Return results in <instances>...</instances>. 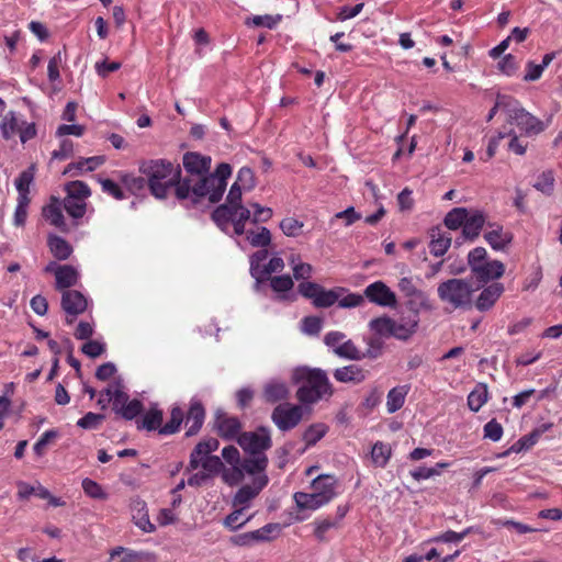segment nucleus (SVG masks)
Masks as SVG:
<instances>
[{
    "instance_id": "2f4dec72",
    "label": "nucleus",
    "mask_w": 562,
    "mask_h": 562,
    "mask_svg": "<svg viewBox=\"0 0 562 562\" xmlns=\"http://www.w3.org/2000/svg\"><path fill=\"white\" fill-rule=\"evenodd\" d=\"M147 554L144 552L134 551L124 547H116L110 551V559L108 562H144Z\"/></svg>"
},
{
    "instance_id": "c85d7f7f",
    "label": "nucleus",
    "mask_w": 562,
    "mask_h": 562,
    "mask_svg": "<svg viewBox=\"0 0 562 562\" xmlns=\"http://www.w3.org/2000/svg\"><path fill=\"white\" fill-rule=\"evenodd\" d=\"M112 395V409L119 414L121 409L130 402L128 394L124 391L121 380H115L106 386V393Z\"/></svg>"
},
{
    "instance_id": "4468645a",
    "label": "nucleus",
    "mask_w": 562,
    "mask_h": 562,
    "mask_svg": "<svg viewBox=\"0 0 562 562\" xmlns=\"http://www.w3.org/2000/svg\"><path fill=\"white\" fill-rule=\"evenodd\" d=\"M473 278L482 286L491 281L499 279L505 273V266L499 260H487L480 266L473 267L471 271Z\"/></svg>"
},
{
    "instance_id": "3c124183",
    "label": "nucleus",
    "mask_w": 562,
    "mask_h": 562,
    "mask_svg": "<svg viewBox=\"0 0 562 562\" xmlns=\"http://www.w3.org/2000/svg\"><path fill=\"white\" fill-rule=\"evenodd\" d=\"M246 191H250L256 187L255 173L249 167H241L238 170L237 179L234 182Z\"/></svg>"
},
{
    "instance_id": "49530a36",
    "label": "nucleus",
    "mask_w": 562,
    "mask_h": 562,
    "mask_svg": "<svg viewBox=\"0 0 562 562\" xmlns=\"http://www.w3.org/2000/svg\"><path fill=\"white\" fill-rule=\"evenodd\" d=\"M19 120L13 111H10L2 120L0 130L4 139H10L20 130Z\"/></svg>"
},
{
    "instance_id": "9b49d317",
    "label": "nucleus",
    "mask_w": 562,
    "mask_h": 562,
    "mask_svg": "<svg viewBox=\"0 0 562 562\" xmlns=\"http://www.w3.org/2000/svg\"><path fill=\"white\" fill-rule=\"evenodd\" d=\"M88 306L87 297L77 290H65L61 293V308L67 314L66 322L71 324L75 317L82 314Z\"/></svg>"
},
{
    "instance_id": "9d476101",
    "label": "nucleus",
    "mask_w": 562,
    "mask_h": 562,
    "mask_svg": "<svg viewBox=\"0 0 562 562\" xmlns=\"http://www.w3.org/2000/svg\"><path fill=\"white\" fill-rule=\"evenodd\" d=\"M363 295L371 302L383 307H395L397 304L395 293L383 282L374 281L369 284Z\"/></svg>"
},
{
    "instance_id": "69168bd1",
    "label": "nucleus",
    "mask_w": 562,
    "mask_h": 562,
    "mask_svg": "<svg viewBox=\"0 0 562 562\" xmlns=\"http://www.w3.org/2000/svg\"><path fill=\"white\" fill-rule=\"evenodd\" d=\"M99 182H100L102 191L104 193L111 195L115 200H123V199H125L124 191L113 180H111V179H99Z\"/></svg>"
},
{
    "instance_id": "7c9ffc66",
    "label": "nucleus",
    "mask_w": 562,
    "mask_h": 562,
    "mask_svg": "<svg viewBox=\"0 0 562 562\" xmlns=\"http://www.w3.org/2000/svg\"><path fill=\"white\" fill-rule=\"evenodd\" d=\"M162 411L157 405H153L143 416L142 420H137V428H144L148 431L158 430L162 426Z\"/></svg>"
},
{
    "instance_id": "a19ab883",
    "label": "nucleus",
    "mask_w": 562,
    "mask_h": 562,
    "mask_svg": "<svg viewBox=\"0 0 562 562\" xmlns=\"http://www.w3.org/2000/svg\"><path fill=\"white\" fill-rule=\"evenodd\" d=\"M469 215V211L465 207H454L447 213L443 223L449 229H458L463 227V224Z\"/></svg>"
},
{
    "instance_id": "e433bc0d",
    "label": "nucleus",
    "mask_w": 562,
    "mask_h": 562,
    "mask_svg": "<svg viewBox=\"0 0 562 562\" xmlns=\"http://www.w3.org/2000/svg\"><path fill=\"white\" fill-rule=\"evenodd\" d=\"M195 460L211 480L224 470V463L217 456L198 457Z\"/></svg>"
},
{
    "instance_id": "aec40b11",
    "label": "nucleus",
    "mask_w": 562,
    "mask_h": 562,
    "mask_svg": "<svg viewBox=\"0 0 562 562\" xmlns=\"http://www.w3.org/2000/svg\"><path fill=\"white\" fill-rule=\"evenodd\" d=\"M218 446L220 441L213 437L201 440L190 453V460L187 467V472L194 471L199 468V463L195 460L198 457L212 456L211 453L216 451L218 449Z\"/></svg>"
},
{
    "instance_id": "6e6552de",
    "label": "nucleus",
    "mask_w": 562,
    "mask_h": 562,
    "mask_svg": "<svg viewBox=\"0 0 562 562\" xmlns=\"http://www.w3.org/2000/svg\"><path fill=\"white\" fill-rule=\"evenodd\" d=\"M237 442L249 454H265L272 446L270 430L265 426L258 427L256 431L241 432Z\"/></svg>"
},
{
    "instance_id": "39448f33",
    "label": "nucleus",
    "mask_w": 562,
    "mask_h": 562,
    "mask_svg": "<svg viewBox=\"0 0 562 562\" xmlns=\"http://www.w3.org/2000/svg\"><path fill=\"white\" fill-rule=\"evenodd\" d=\"M297 291L303 297L312 300L313 305L317 308L333 306L344 293L348 292L346 288L341 286L327 290L312 281L301 282L297 285Z\"/></svg>"
},
{
    "instance_id": "a211bd4d",
    "label": "nucleus",
    "mask_w": 562,
    "mask_h": 562,
    "mask_svg": "<svg viewBox=\"0 0 562 562\" xmlns=\"http://www.w3.org/2000/svg\"><path fill=\"white\" fill-rule=\"evenodd\" d=\"M504 291L505 288L499 282H493L490 285L483 288L474 303L476 310L480 312L491 310L497 300L502 296Z\"/></svg>"
},
{
    "instance_id": "de8ad7c7",
    "label": "nucleus",
    "mask_w": 562,
    "mask_h": 562,
    "mask_svg": "<svg viewBox=\"0 0 562 562\" xmlns=\"http://www.w3.org/2000/svg\"><path fill=\"white\" fill-rule=\"evenodd\" d=\"M247 239L254 247H267L271 243V233L267 227H260L258 231H248Z\"/></svg>"
},
{
    "instance_id": "b1692460",
    "label": "nucleus",
    "mask_w": 562,
    "mask_h": 562,
    "mask_svg": "<svg viewBox=\"0 0 562 562\" xmlns=\"http://www.w3.org/2000/svg\"><path fill=\"white\" fill-rule=\"evenodd\" d=\"M289 389L284 382L272 380L268 382L262 390V397L266 403L274 404L285 401L289 397Z\"/></svg>"
},
{
    "instance_id": "f257e3e1",
    "label": "nucleus",
    "mask_w": 562,
    "mask_h": 562,
    "mask_svg": "<svg viewBox=\"0 0 562 562\" xmlns=\"http://www.w3.org/2000/svg\"><path fill=\"white\" fill-rule=\"evenodd\" d=\"M139 172L147 178L148 189L156 199H166L171 189L179 201H188L196 206L201 199L209 196L210 203L218 202L226 189V180L232 175V167L221 162L214 175L200 179L194 186L191 179H181V168L165 159L143 161Z\"/></svg>"
},
{
    "instance_id": "774afa93",
    "label": "nucleus",
    "mask_w": 562,
    "mask_h": 562,
    "mask_svg": "<svg viewBox=\"0 0 562 562\" xmlns=\"http://www.w3.org/2000/svg\"><path fill=\"white\" fill-rule=\"evenodd\" d=\"M554 178L551 171H543L535 183V188L542 193L550 194L553 190Z\"/></svg>"
},
{
    "instance_id": "6ab92c4d",
    "label": "nucleus",
    "mask_w": 562,
    "mask_h": 562,
    "mask_svg": "<svg viewBox=\"0 0 562 562\" xmlns=\"http://www.w3.org/2000/svg\"><path fill=\"white\" fill-rule=\"evenodd\" d=\"M485 223L486 216L483 212L477 210L469 211V215L462 227V235L469 240H474L479 237Z\"/></svg>"
},
{
    "instance_id": "6e6d98bb",
    "label": "nucleus",
    "mask_w": 562,
    "mask_h": 562,
    "mask_svg": "<svg viewBox=\"0 0 562 562\" xmlns=\"http://www.w3.org/2000/svg\"><path fill=\"white\" fill-rule=\"evenodd\" d=\"M58 437V431L56 429H49V430H46L44 431L41 437L38 438V440L34 443L33 446V450H34V453L37 456V457H42L44 456L45 451H46V448L47 446Z\"/></svg>"
},
{
    "instance_id": "cd10ccee",
    "label": "nucleus",
    "mask_w": 562,
    "mask_h": 562,
    "mask_svg": "<svg viewBox=\"0 0 562 562\" xmlns=\"http://www.w3.org/2000/svg\"><path fill=\"white\" fill-rule=\"evenodd\" d=\"M409 390L411 386L405 384L395 386L389 391L386 396V409L389 414H393L403 407Z\"/></svg>"
},
{
    "instance_id": "4d7b16f0",
    "label": "nucleus",
    "mask_w": 562,
    "mask_h": 562,
    "mask_svg": "<svg viewBox=\"0 0 562 562\" xmlns=\"http://www.w3.org/2000/svg\"><path fill=\"white\" fill-rule=\"evenodd\" d=\"M398 289L406 297H417L418 302L424 299V292L415 286L411 278L400 279Z\"/></svg>"
},
{
    "instance_id": "37998d69",
    "label": "nucleus",
    "mask_w": 562,
    "mask_h": 562,
    "mask_svg": "<svg viewBox=\"0 0 562 562\" xmlns=\"http://www.w3.org/2000/svg\"><path fill=\"white\" fill-rule=\"evenodd\" d=\"M236 213V209L226 204H221L213 211L212 220L218 227L224 228L229 222H233V217Z\"/></svg>"
},
{
    "instance_id": "72a5a7b5",
    "label": "nucleus",
    "mask_w": 562,
    "mask_h": 562,
    "mask_svg": "<svg viewBox=\"0 0 562 562\" xmlns=\"http://www.w3.org/2000/svg\"><path fill=\"white\" fill-rule=\"evenodd\" d=\"M35 172V165H31L15 179L14 184L18 191V198H30V187L34 181Z\"/></svg>"
},
{
    "instance_id": "ea45409f",
    "label": "nucleus",
    "mask_w": 562,
    "mask_h": 562,
    "mask_svg": "<svg viewBox=\"0 0 562 562\" xmlns=\"http://www.w3.org/2000/svg\"><path fill=\"white\" fill-rule=\"evenodd\" d=\"M314 537L319 542H328L329 539L326 536L327 531L330 529H338V521L333 520L330 517L316 519L314 522Z\"/></svg>"
},
{
    "instance_id": "c03bdc74",
    "label": "nucleus",
    "mask_w": 562,
    "mask_h": 562,
    "mask_svg": "<svg viewBox=\"0 0 562 562\" xmlns=\"http://www.w3.org/2000/svg\"><path fill=\"white\" fill-rule=\"evenodd\" d=\"M369 327L379 336L391 337L392 328L394 327V319L387 316L378 317L370 321Z\"/></svg>"
},
{
    "instance_id": "a878e982",
    "label": "nucleus",
    "mask_w": 562,
    "mask_h": 562,
    "mask_svg": "<svg viewBox=\"0 0 562 562\" xmlns=\"http://www.w3.org/2000/svg\"><path fill=\"white\" fill-rule=\"evenodd\" d=\"M418 323L419 318L416 314H413L407 319L402 318L400 322L394 321L391 337L400 340H407L413 334H415Z\"/></svg>"
},
{
    "instance_id": "e2e57ef3",
    "label": "nucleus",
    "mask_w": 562,
    "mask_h": 562,
    "mask_svg": "<svg viewBox=\"0 0 562 562\" xmlns=\"http://www.w3.org/2000/svg\"><path fill=\"white\" fill-rule=\"evenodd\" d=\"M250 218V211L247 207L237 209V213L233 217L234 233L236 235H243L246 233L245 225Z\"/></svg>"
},
{
    "instance_id": "f704fd0d",
    "label": "nucleus",
    "mask_w": 562,
    "mask_h": 562,
    "mask_svg": "<svg viewBox=\"0 0 562 562\" xmlns=\"http://www.w3.org/2000/svg\"><path fill=\"white\" fill-rule=\"evenodd\" d=\"M488 400V390L485 383H477L468 395L470 411L477 413Z\"/></svg>"
},
{
    "instance_id": "0e129e2a",
    "label": "nucleus",
    "mask_w": 562,
    "mask_h": 562,
    "mask_svg": "<svg viewBox=\"0 0 562 562\" xmlns=\"http://www.w3.org/2000/svg\"><path fill=\"white\" fill-rule=\"evenodd\" d=\"M144 409V405L143 403L137 400V398H134L132 401H130L122 409L121 412L119 413V415H121L124 419L126 420H132L134 419L135 417H137Z\"/></svg>"
},
{
    "instance_id": "13d9d810",
    "label": "nucleus",
    "mask_w": 562,
    "mask_h": 562,
    "mask_svg": "<svg viewBox=\"0 0 562 562\" xmlns=\"http://www.w3.org/2000/svg\"><path fill=\"white\" fill-rule=\"evenodd\" d=\"M104 419V415L89 412L83 417L78 419L77 426L88 430L98 429Z\"/></svg>"
},
{
    "instance_id": "393cba45",
    "label": "nucleus",
    "mask_w": 562,
    "mask_h": 562,
    "mask_svg": "<svg viewBox=\"0 0 562 562\" xmlns=\"http://www.w3.org/2000/svg\"><path fill=\"white\" fill-rule=\"evenodd\" d=\"M313 491L328 498V503L336 497L337 480L329 474H321L312 481Z\"/></svg>"
},
{
    "instance_id": "09e8293b",
    "label": "nucleus",
    "mask_w": 562,
    "mask_h": 562,
    "mask_svg": "<svg viewBox=\"0 0 562 562\" xmlns=\"http://www.w3.org/2000/svg\"><path fill=\"white\" fill-rule=\"evenodd\" d=\"M67 196L77 200H83L91 194L88 184L80 180H75L66 184Z\"/></svg>"
},
{
    "instance_id": "f3484780",
    "label": "nucleus",
    "mask_w": 562,
    "mask_h": 562,
    "mask_svg": "<svg viewBox=\"0 0 562 562\" xmlns=\"http://www.w3.org/2000/svg\"><path fill=\"white\" fill-rule=\"evenodd\" d=\"M42 215L46 222L55 226L63 233L69 231L64 214L61 203L58 198L52 196L49 203L43 206Z\"/></svg>"
},
{
    "instance_id": "1a4fd4ad",
    "label": "nucleus",
    "mask_w": 562,
    "mask_h": 562,
    "mask_svg": "<svg viewBox=\"0 0 562 562\" xmlns=\"http://www.w3.org/2000/svg\"><path fill=\"white\" fill-rule=\"evenodd\" d=\"M211 157L204 156L195 151H188L183 155L182 164L188 176L191 179V184L194 186L200 179H204L212 173H209L211 168Z\"/></svg>"
},
{
    "instance_id": "4be33fe9",
    "label": "nucleus",
    "mask_w": 562,
    "mask_h": 562,
    "mask_svg": "<svg viewBox=\"0 0 562 562\" xmlns=\"http://www.w3.org/2000/svg\"><path fill=\"white\" fill-rule=\"evenodd\" d=\"M294 502L301 510H316L328 504V498L313 491V493L296 492L293 495Z\"/></svg>"
},
{
    "instance_id": "58836bf2",
    "label": "nucleus",
    "mask_w": 562,
    "mask_h": 562,
    "mask_svg": "<svg viewBox=\"0 0 562 562\" xmlns=\"http://www.w3.org/2000/svg\"><path fill=\"white\" fill-rule=\"evenodd\" d=\"M268 250L260 249L254 252L250 256V274L256 280V285L258 286L262 283V267L265 266V261L268 258Z\"/></svg>"
},
{
    "instance_id": "c756f323",
    "label": "nucleus",
    "mask_w": 562,
    "mask_h": 562,
    "mask_svg": "<svg viewBox=\"0 0 562 562\" xmlns=\"http://www.w3.org/2000/svg\"><path fill=\"white\" fill-rule=\"evenodd\" d=\"M451 240L450 234L442 233L439 228L432 229L429 243L430 254L435 257L443 256L449 249Z\"/></svg>"
},
{
    "instance_id": "c9c22d12",
    "label": "nucleus",
    "mask_w": 562,
    "mask_h": 562,
    "mask_svg": "<svg viewBox=\"0 0 562 562\" xmlns=\"http://www.w3.org/2000/svg\"><path fill=\"white\" fill-rule=\"evenodd\" d=\"M120 180L134 195L142 194L146 188H148L147 178L144 175L135 176L132 173H122Z\"/></svg>"
},
{
    "instance_id": "412c9836",
    "label": "nucleus",
    "mask_w": 562,
    "mask_h": 562,
    "mask_svg": "<svg viewBox=\"0 0 562 562\" xmlns=\"http://www.w3.org/2000/svg\"><path fill=\"white\" fill-rule=\"evenodd\" d=\"M368 371L358 364H349L334 370V378L341 383H361L366 380Z\"/></svg>"
},
{
    "instance_id": "5fc2aeb1",
    "label": "nucleus",
    "mask_w": 562,
    "mask_h": 562,
    "mask_svg": "<svg viewBox=\"0 0 562 562\" xmlns=\"http://www.w3.org/2000/svg\"><path fill=\"white\" fill-rule=\"evenodd\" d=\"M222 457L233 467V474L231 477H234L235 474L240 475L239 464L241 461L238 449L234 446L224 447L222 450Z\"/></svg>"
},
{
    "instance_id": "dca6fc26",
    "label": "nucleus",
    "mask_w": 562,
    "mask_h": 562,
    "mask_svg": "<svg viewBox=\"0 0 562 562\" xmlns=\"http://www.w3.org/2000/svg\"><path fill=\"white\" fill-rule=\"evenodd\" d=\"M267 484L268 476L262 474L254 479L252 485H243L234 496V506H247V504L255 498Z\"/></svg>"
},
{
    "instance_id": "5701e85b",
    "label": "nucleus",
    "mask_w": 562,
    "mask_h": 562,
    "mask_svg": "<svg viewBox=\"0 0 562 562\" xmlns=\"http://www.w3.org/2000/svg\"><path fill=\"white\" fill-rule=\"evenodd\" d=\"M56 284L55 288L58 291L70 290L71 286L76 285L79 279V273L76 268L70 265H63L55 270Z\"/></svg>"
},
{
    "instance_id": "79ce46f5",
    "label": "nucleus",
    "mask_w": 562,
    "mask_h": 562,
    "mask_svg": "<svg viewBox=\"0 0 562 562\" xmlns=\"http://www.w3.org/2000/svg\"><path fill=\"white\" fill-rule=\"evenodd\" d=\"M391 454V447L382 441H376L371 450L372 461L381 468H384L387 464Z\"/></svg>"
},
{
    "instance_id": "bf43d9fd",
    "label": "nucleus",
    "mask_w": 562,
    "mask_h": 562,
    "mask_svg": "<svg viewBox=\"0 0 562 562\" xmlns=\"http://www.w3.org/2000/svg\"><path fill=\"white\" fill-rule=\"evenodd\" d=\"M81 485L86 495L91 498L104 499L106 497V493L103 491L102 486L91 479H83Z\"/></svg>"
},
{
    "instance_id": "8fccbe9b",
    "label": "nucleus",
    "mask_w": 562,
    "mask_h": 562,
    "mask_svg": "<svg viewBox=\"0 0 562 562\" xmlns=\"http://www.w3.org/2000/svg\"><path fill=\"white\" fill-rule=\"evenodd\" d=\"M64 209L74 218H81L86 214L87 204L83 200L64 199Z\"/></svg>"
},
{
    "instance_id": "338daca9",
    "label": "nucleus",
    "mask_w": 562,
    "mask_h": 562,
    "mask_svg": "<svg viewBox=\"0 0 562 562\" xmlns=\"http://www.w3.org/2000/svg\"><path fill=\"white\" fill-rule=\"evenodd\" d=\"M537 434L532 431L528 435L520 437L514 445H512V450L517 453L527 451L532 448L538 442Z\"/></svg>"
},
{
    "instance_id": "ddd939ff",
    "label": "nucleus",
    "mask_w": 562,
    "mask_h": 562,
    "mask_svg": "<svg viewBox=\"0 0 562 562\" xmlns=\"http://www.w3.org/2000/svg\"><path fill=\"white\" fill-rule=\"evenodd\" d=\"M268 467V458L266 454H251L250 458H245L239 464L240 475L235 474L231 477L228 473L223 474V480L228 484H235L244 476V472L248 474H257L266 471Z\"/></svg>"
},
{
    "instance_id": "052dcab7",
    "label": "nucleus",
    "mask_w": 562,
    "mask_h": 562,
    "mask_svg": "<svg viewBox=\"0 0 562 562\" xmlns=\"http://www.w3.org/2000/svg\"><path fill=\"white\" fill-rule=\"evenodd\" d=\"M484 438L497 442L502 439L504 429L503 426L495 419H491L483 427Z\"/></svg>"
},
{
    "instance_id": "0eeeda50",
    "label": "nucleus",
    "mask_w": 562,
    "mask_h": 562,
    "mask_svg": "<svg viewBox=\"0 0 562 562\" xmlns=\"http://www.w3.org/2000/svg\"><path fill=\"white\" fill-rule=\"evenodd\" d=\"M307 411L301 405L281 403L277 405L271 413V420L277 428L282 431L294 429L303 419Z\"/></svg>"
},
{
    "instance_id": "680f3d73",
    "label": "nucleus",
    "mask_w": 562,
    "mask_h": 562,
    "mask_svg": "<svg viewBox=\"0 0 562 562\" xmlns=\"http://www.w3.org/2000/svg\"><path fill=\"white\" fill-rule=\"evenodd\" d=\"M303 226V222L294 217H285L280 223V228L283 234L290 237L297 236L301 233Z\"/></svg>"
},
{
    "instance_id": "2eb2a0df",
    "label": "nucleus",
    "mask_w": 562,
    "mask_h": 562,
    "mask_svg": "<svg viewBox=\"0 0 562 562\" xmlns=\"http://www.w3.org/2000/svg\"><path fill=\"white\" fill-rule=\"evenodd\" d=\"M484 239L494 250H505L513 241V234L497 223H487Z\"/></svg>"
},
{
    "instance_id": "bb28decb",
    "label": "nucleus",
    "mask_w": 562,
    "mask_h": 562,
    "mask_svg": "<svg viewBox=\"0 0 562 562\" xmlns=\"http://www.w3.org/2000/svg\"><path fill=\"white\" fill-rule=\"evenodd\" d=\"M324 342L333 351H357L356 346L350 339H346V335L341 331H329L324 337Z\"/></svg>"
},
{
    "instance_id": "f03ea898",
    "label": "nucleus",
    "mask_w": 562,
    "mask_h": 562,
    "mask_svg": "<svg viewBox=\"0 0 562 562\" xmlns=\"http://www.w3.org/2000/svg\"><path fill=\"white\" fill-rule=\"evenodd\" d=\"M205 408L202 402L195 397L191 398L189 409L184 415L179 405H173L170 409L169 420L159 428V435L169 436L179 432L183 420L188 427L184 436L187 438L200 432L205 420Z\"/></svg>"
},
{
    "instance_id": "423d86ee",
    "label": "nucleus",
    "mask_w": 562,
    "mask_h": 562,
    "mask_svg": "<svg viewBox=\"0 0 562 562\" xmlns=\"http://www.w3.org/2000/svg\"><path fill=\"white\" fill-rule=\"evenodd\" d=\"M509 124H515L526 136L537 135L543 131V123L520 106L517 100L506 104Z\"/></svg>"
},
{
    "instance_id": "20e7f679",
    "label": "nucleus",
    "mask_w": 562,
    "mask_h": 562,
    "mask_svg": "<svg viewBox=\"0 0 562 562\" xmlns=\"http://www.w3.org/2000/svg\"><path fill=\"white\" fill-rule=\"evenodd\" d=\"M480 286L473 288L468 279H449L438 285V297L453 308H467L472 305V295Z\"/></svg>"
},
{
    "instance_id": "864d4df0",
    "label": "nucleus",
    "mask_w": 562,
    "mask_h": 562,
    "mask_svg": "<svg viewBox=\"0 0 562 562\" xmlns=\"http://www.w3.org/2000/svg\"><path fill=\"white\" fill-rule=\"evenodd\" d=\"M243 512H244V507H240L239 509H235L234 512H232L229 515H227L225 517L223 525L233 531L241 528L250 520V516L247 518H243Z\"/></svg>"
},
{
    "instance_id": "a18cd8bd",
    "label": "nucleus",
    "mask_w": 562,
    "mask_h": 562,
    "mask_svg": "<svg viewBox=\"0 0 562 562\" xmlns=\"http://www.w3.org/2000/svg\"><path fill=\"white\" fill-rule=\"evenodd\" d=\"M31 198H18L16 206L13 214V225L15 227H23L26 223L29 215V205Z\"/></svg>"
},
{
    "instance_id": "f8f14e48",
    "label": "nucleus",
    "mask_w": 562,
    "mask_h": 562,
    "mask_svg": "<svg viewBox=\"0 0 562 562\" xmlns=\"http://www.w3.org/2000/svg\"><path fill=\"white\" fill-rule=\"evenodd\" d=\"M214 428L221 438L233 440L240 435L241 423L238 417L227 416L225 412L217 409L214 416Z\"/></svg>"
},
{
    "instance_id": "7ed1b4c3",
    "label": "nucleus",
    "mask_w": 562,
    "mask_h": 562,
    "mask_svg": "<svg viewBox=\"0 0 562 562\" xmlns=\"http://www.w3.org/2000/svg\"><path fill=\"white\" fill-rule=\"evenodd\" d=\"M302 383L296 391L299 403L311 413L310 406L333 395V386L326 373L321 369H308L301 376Z\"/></svg>"
},
{
    "instance_id": "4c0bfd02",
    "label": "nucleus",
    "mask_w": 562,
    "mask_h": 562,
    "mask_svg": "<svg viewBox=\"0 0 562 562\" xmlns=\"http://www.w3.org/2000/svg\"><path fill=\"white\" fill-rule=\"evenodd\" d=\"M328 431V426L324 423L310 425L303 432L302 439L306 448L315 446Z\"/></svg>"
},
{
    "instance_id": "473e14b6",
    "label": "nucleus",
    "mask_w": 562,
    "mask_h": 562,
    "mask_svg": "<svg viewBox=\"0 0 562 562\" xmlns=\"http://www.w3.org/2000/svg\"><path fill=\"white\" fill-rule=\"evenodd\" d=\"M47 245L52 255L58 260H66L72 254L71 245L57 235H49Z\"/></svg>"
},
{
    "instance_id": "603ef678",
    "label": "nucleus",
    "mask_w": 562,
    "mask_h": 562,
    "mask_svg": "<svg viewBox=\"0 0 562 562\" xmlns=\"http://www.w3.org/2000/svg\"><path fill=\"white\" fill-rule=\"evenodd\" d=\"M267 281L270 282L271 289L279 294L285 293L294 286L293 279L289 274L269 277Z\"/></svg>"
}]
</instances>
